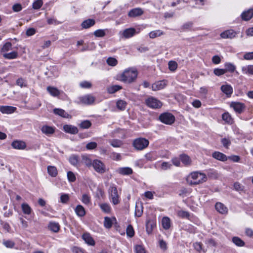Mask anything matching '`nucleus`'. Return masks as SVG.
Returning a JSON list of instances; mask_svg holds the SVG:
<instances>
[{"label": "nucleus", "instance_id": "1", "mask_svg": "<svg viewBox=\"0 0 253 253\" xmlns=\"http://www.w3.org/2000/svg\"><path fill=\"white\" fill-rule=\"evenodd\" d=\"M138 72L135 69L125 70L119 76V80L126 83H132L137 78Z\"/></svg>", "mask_w": 253, "mask_h": 253}, {"label": "nucleus", "instance_id": "2", "mask_svg": "<svg viewBox=\"0 0 253 253\" xmlns=\"http://www.w3.org/2000/svg\"><path fill=\"white\" fill-rule=\"evenodd\" d=\"M207 179V175L201 172H192L187 177V182L190 185H196L205 182Z\"/></svg>", "mask_w": 253, "mask_h": 253}, {"label": "nucleus", "instance_id": "3", "mask_svg": "<svg viewBox=\"0 0 253 253\" xmlns=\"http://www.w3.org/2000/svg\"><path fill=\"white\" fill-rule=\"evenodd\" d=\"M109 197L111 202L115 205L118 204L120 201V196L118 194L117 187L114 184H111L108 189Z\"/></svg>", "mask_w": 253, "mask_h": 253}, {"label": "nucleus", "instance_id": "4", "mask_svg": "<svg viewBox=\"0 0 253 253\" xmlns=\"http://www.w3.org/2000/svg\"><path fill=\"white\" fill-rule=\"evenodd\" d=\"M149 144L148 139L139 137L135 139L132 142V146L137 151H141L146 148Z\"/></svg>", "mask_w": 253, "mask_h": 253}, {"label": "nucleus", "instance_id": "5", "mask_svg": "<svg viewBox=\"0 0 253 253\" xmlns=\"http://www.w3.org/2000/svg\"><path fill=\"white\" fill-rule=\"evenodd\" d=\"M160 120L167 125H172L175 121V117L170 113H164L159 116Z\"/></svg>", "mask_w": 253, "mask_h": 253}, {"label": "nucleus", "instance_id": "6", "mask_svg": "<svg viewBox=\"0 0 253 253\" xmlns=\"http://www.w3.org/2000/svg\"><path fill=\"white\" fill-rule=\"evenodd\" d=\"M145 103L149 107L152 109L160 108L163 105L160 100L153 97H150L146 99L145 100Z\"/></svg>", "mask_w": 253, "mask_h": 253}, {"label": "nucleus", "instance_id": "7", "mask_svg": "<svg viewBox=\"0 0 253 253\" xmlns=\"http://www.w3.org/2000/svg\"><path fill=\"white\" fill-rule=\"evenodd\" d=\"M92 166L95 171L99 173H104L107 170L105 165L100 160H94Z\"/></svg>", "mask_w": 253, "mask_h": 253}, {"label": "nucleus", "instance_id": "8", "mask_svg": "<svg viewBox=\"0 0 253 253\" xmlns=\"http://www.w3.org/2000/svg\"><path fill=\"white\" fill-rule=\"evenodd\" d=\"M95 99V97L90 94H86L79 97L80 103L87 105L92 104L94 103Z\"/></svg>", "mask_w": 253, "mask_h": 253}, {"label": "nucleus", "instance_id": "9", "mask_svg": "<svg viewBox=\"0 0 253 253\" xmlns=\"http://www.w3.org/2000/svg\"><path fill=\"white\" fill-rule=\"evenodd\" d=\"M136 33V30L133 28H127L120 32L121 37L126 39H128L133 37Z\"/></svg>", "mask_w": 253, "mask_h": 253}, {"label": "nucleus", "instance_id": "10", "mask_svg": "<svg viewBox=\"0 0 253 253\" xmlns=\"http://www.w3.org/2000/svg\"><path fill=\"white\" fill-rule=\"evenodd\" d=\"M144 13V11L141 8H134L131 9L128 13V16L131 18L140 16Z\"/></svg>", "mask_w": 253, "mask_h": 253}, {"label": "nucleus", "instance_id": "11", "mask_svg": "<svg viewBox=\"0 0 253 253\" xmlns=\"http://www.w3.org/2000/svg\"><path fill=\"white\" fill-rule=\"evenodd\" d=\"M230 106L238 114L242 113L245 109L244 104L238 102H232L230 104Z\"/></svg>", "mask_w": 253, "mask_h": 253}, {"label": "nucleus", "instance_id": "12", "mask_svg": "<svg viewBox=\"0 0 253 253\" xmlns=\"http://www.w3.org/2000/svg\"><path fill=\"white\" fill-rule=\"evenodd\" d=\"M156 226V222L155 219H149L147 220L146 223V232L148 234H150L154 228Z\"/></svg>", "mask_w": 253, "mask_h": 253}, {"label": "nucleus", "instance_id": "13", "mask_svg": "<svg viewBox=\"0 0 253 253\" xmlns=\"http://www.w3.org/2000/svg\"><path fill=\"white\" fill-rule=\"evenodd\" d=\"M63 130L68 133L76 134L78 133V129L76 126L70 125H65L63 126Z\"/></svg>", "mask_w": 253, "mask_h": 253}, {"label": "nucleus", "instance_id": "14", "mask_svg": "<svg viewBox=\"0 0 253 253\" xmlns=\"http://www.w3.org/2000/svg\"><path fill=\"white\" fill-rule=\"evenodd\" d=\"M41 130L42 133L48 136L55 132V128L47 125H44L41 127Z\"/></svg>", "mask_w": 253, "mask_h": 253}, {"label": "nucleus", "instance_id": "15", "mask_svg": "<svg viewBox=\"0 0 253 253\" xmlns=\"http://www.w3.org/2000/svg\"><path fill=\"white\" fill-rule=\"evenodd\" d=\"M13 148L18 150L24 149L26 147L25 142L21 140H14L11 143Z\"/></svg>", "mask_w": 253, "mask_h": 253}, {"label": "nucleus", "instance_id": "16", "mask_svg": "<svg viewBox=\"0 0 253 253\" xmlns=\"http://www.w3.org/2000/svg\"><path fill=\"white\" fill-rule=\"evenodd\" d=\"M70 163L74 167H79L80 166V157L77 155H72L69 158Z\"/></svg>", "mask_w": 253, "mask_h": 253}, {"label": "nucleus", "instance_id": "17", "mask_svg": "<svg viewBox=\"0 0 253 253\" xmlns=\"http://www.w3.org/2000/svg\"><path fill=\"white\" fill-rule=\"evenodd\" d=\"M212 157L222 162H225L228 160L227 157L222 153L218 151H215L212 154Z\"/></svg>", "mask_w": 253, "mask_h": 253}, {"label": "nucleus", "instance_id": "18", "mask_svg": "<svg viewBox=\"0 0 253 253\" xmlns=\"http://www.w3.org/2000/svg\"><path fill=\"white\" fill-rule=\"evenodd\" d=\"M166 86L165 81H160L156 82L152 85V89L154 91L163 89Z\"/></svg>", "mask_w": 253, "mask_h": 253}, {"label": "nucleus", "instance_id": "19", "mask_svg": "<svg viewBox=\"0 0 253 253\" xmlns=\"http://www.w3.org/2000/svg\"><path fill=\"white\" fill-rule=\"evenodd\" d=\"M236 33L233 30H228L222 32L220 36L223 39H232L236 36Z\"/></svg>", "mask_w": 253, "mask_h": 253}, {"label": "nucleus", "instance_id": "20", "mask_svg": "<svg viewBox=\"0 0 253 253\" xmlns=\"http://www.w3.org/2000/svg\"><path fill=\"white\" fill-rule=\"evenodd\" d=\"M116 171L118 173L123 175H130L133 172L132 169L129 167L119 168L116 170Z\"/></svg>", "mask_w": 253, "mask_h": 253}, {"label": "nucleus", "instance_id": "21", "mask_svg": "<svg viewBox=\"0 0 253 253\" xmlns=\"http://www.w3.org/2000/svg\"><path fill=\"white\" fill-rule=\"evenodd\" d=\"M215 208L216 210L221 214H226L228 212L227 208L221 203H216Z\"/></svg>", "mask_w": 253, "mask_h": 253}, {"label": "nucleus", "instance_id": "22", "mask_svg": "<svg viewBox=\"0 0 253 253\" xmlns=\"http://www.w3.org/2000/svg\"><path fill=\"white\" fill-rule=\"evenodd\" d=\"M53 112L55 114L59 115L64 118L71 119L72 117L68 113L66 112L65 110L61 109L55 108L53 110Z\"/></svg>", "mask_w": 253, "mask_h": 253}, {"label": "nucleus", "instance_id": "23", "mask_svg": "<svg viewBox=\"0 0 253 253\" xmlns=\"http://www.w3.org/2000/svg\"><path fill=\"white\" fill-rule=\"evenodd\" d=\"M16 108L9 106H0V111L3 114H11L13 113Z\"/></svg>", "mask_w": 253, "mask_h": 253}, {"label": "nucleus", "instance_id": "24", "mask_svg": "<svg viewBox=\"0 0 253 253\" xmlns=\"http://www.w3.org/2000/svg\"><path fill=\"white\" fill-rule=\"evenodd\" d=\"M82 238L85 242L88 245L90 246L94 245L95 242L89 233H84L82 236Z\"/></svg>", "mask_w": 253, "mask_h": 253}, {"label": "nucleus", "instance_id": "25", "mask_svg": "<svg viewBox=\"0 0 253 253\" xmlns=\"http://www.w3.org/2000/svg\"><path fill=\"white\" fill-rule=\"evenodd\" d=\"M95 24V21L92 19H88L84 20L81 24V26L83 29H88L93 26Z\"/></svg>", "mask_w": 253, "mask_h": 253}, {"label": "nucleus", "instance_id": "26", "mask_svg": "<svg viewBox=\"0 0 253 253\" xmlns=\"http://www.w3.org/2000/svg\"><path fill=\"white\" fill-rule=\"evenodd\" d=\"M241 16L243 20L245 21L249 20L253 16V9L251 8L247 11L243 12Z\"/></svg>", "mask_w": 253, "mask_h": 253}, {"label": "nucleus", "instance_id": "27", "mask_svg": "<svg viewBox=\"0 0 253 253\" xmlns=\"http://www.w3.org/2000/svg\"><path fill=\"white\" fill-rule=\"evenodd\" d=\"M47 91L53 97H57L60 94V91L56 87L48 86L47 87Z\"/></svg>", "mask_w": 253, "mask_h": 253}, {"label": "nucleus", "instance_id": "28", "mask_svg": "<svg viewBox=\"0 0 253 253\" xmlns=\"http://www.w3.org/2000/svg\"><path fill=\"white\" fill-rule=\"evenodd\" d=\"M221 91L228 96H230L233 93V88L230 85H222L221 87Z\"/></svg>", "mask_w": 253, "mask_h": 253}, {"label": "nucleus", "instance_id": "29", "mask_svg": "<svg viewBox=\"0 0 253 253\" xmlns=\"http://www.w3.org/2000/svg\"><path fill=\"white\" fill-rule=\"evenodd\" d=\"M222 119L228 124L231 125L234 123L233 119L232 118L230 114L228 112L224 113L222 114Z\"/></svg>", "mask_w": 253, "mask_h": 253}, {"label": "nucleus", "instance_id": "30", "mask_svg": "<svg viewBox=\"0 0 253 253\" xmlns=\"http://www.w3.org/2000/svg\"><path fill=\"white\" fill-rule=\"evenodd\" d=\"M75 211L79 216L83 217L85 214L84 208L82 205H79L77 206Z\"/></svg>", "mask_w": 253, "mask_h": 253}, {"label": "nucleus", "instance_id": "31", "mask_svg": "<svg viewBox=\"0 0 253 253\" xmlns=\"http://www.w3.org/2000/svg\"><path fill=\"white\" fill-rule=\"evenodd\" d=\"M49 229L53 232H57L60 229V225L58 223L50 222L48 226Z\"/></svg>", "mask_w": 253, "mask_h": 253}, {"label": "nucleus", "instance_id": "32", "mask_svg": "<svg viewBox=\"0 0 253 253\" xmlns=\"http://www.w3.org/2000/svg\"><path fill=\"white\" fill-rule=\"evenodd\" d=\"M3 57L7 59H15L18 56V52L17 51H12L9 53H2Z\"/></svg>", "mask_w": 253, "mask_h": 253}, {"label": "nucleus", "instance_id": "33", "mask_svg": "<svg viewBox=\"0 0 253 253\" xmlns=\"http://www.w3.org/2000/svg\"><path fill=\"white\" fill-rule=\"evenodd\" d=\"M81 163L84 164L88 167L92 165L91 160L87 155H82Z\"/></svg>", "mask_w": 253, "mask_h": 253}, {"label": "nucleus", "instance_id": "34", "mask_svg": "<svg viewBox=\"0 0 253 253\" xmlns=\"http://www.w3.org/2000/svg\"><path fill=\"white\" fill-rule=\"evenodd\" d=\"M163 227L166 229H169L170 227V220L168 217H164L162 220Z\"/></svg>", "mask_w": 253, "mask_h": 253}, {"label": "nucleus", "instance_id": "35", "mask_svg": "<svg viewBox=\"0 0 253 253\" xmlns=\"http://www.w3.org/2000/svg\"><path fill=\"white\" fill-rule=\"evenodd\" d=\"M225 71L226 72H229L230 73L234 72L236 70V66L232 63L230 62H226L224 64Z\"/></svg>", "mask_w": 253, "mask_h": 253}, {"label": "nucleus", "instance_id": "36", "mask_svg": "<svg viewBox=\"0 0 253 253\" xmlns=\"http://www.w3.org/2000/svg\"><path fill=\"white\" fill-rule=\"evenodd\" d=\"M109 143L112 147L115 148L121 147L123 145L122 140L117 139L110 140Z\"/></svg>", "mask_w": 253, "mask_h": 253}, {"label": "nucleus", "instance_id": "37", "mask_svg": "<svg viewBox=\"0 0 253 253\" xmlns=\"http://www.w3.org/2000/svg\"><path fill=\"white\" fill-rule=\"evenodd\" d=\"M164 34V33L160 30L151 31L149 33V36L151 39H154L160 37Z\"/></svg>", "mask_w": 253, "mask_h": 253}, {"label": "nucleus", "instance_id": "38", "mask_svg": "<svg viewBox=\"0 0 253 253\" xmlns=\"http://www.w3.org/2000/svg\"><path fill=\"white\" fill-rule=\"evenodd\" d=\"M47 172L52 177H55L57 175V170L55 167L49 166L47 167Z\"/></svg>", "mask_w": 253, "mask_h": 253}, {"label": "nucleus", "instance_id": "39", "mask_svg": "<svg viewBox=\"0 0 253 253\" xmlns=\"http://www.w3.org/2000/svg\"><path fill=\"white\" fill-rule=\"evenodd\" d=\"M122 87L119 85H113L108 87L107 89L109 93L113 94L121 89Z\"/></svg>", "mask_w": 253, "mask_h": 253}, {"label": "nucleus", "instance_id": "40", "mask_svg": "<svg viewBox=\"0 0 253 253\" xmlns=\"http://www.w3.org/2000/svg\"><path fill=\"white\" fill-rule=\"evenodd\" d=\"M242 72L244 74L248 75H253V66L248 65L242 67Z\"/></svg>", "mask_w": 253, "mask_h": 253}, {"label": "nucleus", "instance_id": "41", "mask_svg": "<svg viewBox=\"0 0 253 253\" xmlns=\"http://www.w3.org/2000/svg\"><path fill=\"white\" fill-rule=\"evenodd\" d=\"M22 210L24 214H31L32 210L30 206L26 204L23 203L21 205Z\"/></svg>", "mask_w": 253, "mask_h": 253}, {"label": "nucleus", "instance_id": "42", "mask_svg": "<svg viewBox=\"0 0 253 253\" xmlns=\"http://www.w3.org/2000/svg\"><path fill=\"white\" fill-rule=\"evenodd\" d=\"M99 207L102 211L106 213H109L111 211V207L109 204L107 203H102L99 204Z\"/></svg>", "mask_w": 253, "mask_h": 253}, {"label": "nucleus", "instance_id": "43", "mask_svg": "<svg viewBox=\"0 0 253 253\" xmlns=\"http://www.w3.org/2000/svg\"><path fill=\"white\" fill-rule=\"evenodd\" d=\"M218 173L216 170L211 169L207 171V176L212 179H216L218 177Z\"/></svg>", "mask_w": 253, "mask_h": 253}, {"label": "nucleus", "instance_id": "44", "mask_svg": "<svg viewBox=\"0 0 253 253\" xmlns=\"http://www.w3.org/2000/svg\"><path fill=\"white\" fill-rule=\"evenodd\" d=\"M143 213V207L140 204L138 205L137 204H136L135 206V215L137 217H140Z\"/></svg>", "mask_w": 253, "mask_h": 253}, {"label": "nucleus", "instance_id": "45", "mask_svg": "<svg viewBox=\"0 0 253 253\" xmlns=\"http://www.w3.org/2000/svg\"><path fill=\"white\" fill-rule=\"evenodd\" d=\"M126 102L123 100H119L116 103L117 108L120 110H124L126 108Z\"/></svg>", "mask_w": 253, "mask_h": 253}, {"label": "nucleus", "instance_id": "46", "mask_svg": "<svg viewBox=\"0 0 253 253\" xmlns=\"http://www.w3.org/2000/svg\"><path fill=\"white\" fill-rule=\"evenodd\" d=\"M180 160L185 165H189L191 163V160L189 157L186 155L182 154L180 156Z\"/></svg>", "mask_w": 253, "mask_h": 253}, {"label": "nucleus", "instance_id": "47", "mask_svg": "<svg viewBox=\"0 0 253 253\" xmlns=\"http://www.w3.org/2000/svg\"><path fill=\"white\" fill-rule=\"evenodd\" d=\"M232 242L237 246L243 247L245 245L244 242L238 237H234L232 238Z\"/></svg>", "mask_w": 253, "mask_h": 253}, {"label": "nucleus", "instance_id": "48", "mask_svg": "<svg viewBox=\"0 0 253 253\" xmlns=\"http://www.w3.org/2000/svg\"><path fill=\"white\" fill-rule=\"evenodd\" d=\"M79 126L83 129H87L89 128L91 126V122L88 120H85L79 124Z\"/></svg>", "mask_w": 253, "mask_h": 253}, {"label": "nucleus", "instance_id": "49", "mask_svg": "<svg viewBox=\"0 0 253 253\" xmlns=\"http://www.w3.org/2000/svg\"><path fill=\"white\" fill-rule=\"evenodd\" d=\"M177 215L182 218H187L189 219L190 217V214L188 211L180 210L178 211L177 212Z\"/></svg>", "mask_w": 253, "mask_h": 253}, {"label": "nucleus", "instance_id": "50", "mask_svg": "<svg viewBox=\"0 0 253 253\" xmlns=\"http://www.w3.org/2000/svg\"><path fill=\"white\" fill-rule=\"evenodd\" d=\"M81 201L84 204L88 205L91 202L90 197L87 194H84L82 196Z\"/></svg>", "mask_w": 253, "mask_h": 253}, {"label": "nucleus", "instance_id": "51", "mask_svg": "<svg viewBox=\"0 0 253 253\" xmlns=\"http://www.w3.org/2000/svg\"><path fill=\"white\" fill-rule=\"evenodd\" d=\"M112 221L109 217H105L104 221V226L105 228L109 229L112 226Z\"/></svg>", "mask_w": 253, "mask_h": 253}, {"label": "nucleus", "instance_id": "52", "mask_svg": "<svg viewBox=\"0 0 253 253\" xmlns=\"http://www.w3.org/2000/svg\"><path fill=\"white\" fill-rule=\"evenodd\" d=\"M12 49V44L10 42H7L5 43L2 46L1 52L3 53L11 50Z\"/></svg>", "mask_w": 253, "mask_h": 253}, {"label": "nucleus", "instance_id": "53", "mask_svg": "<svg viewBox=\"0 0 253 253\" xmlns=\"http://www.w3.org/2000/svg\"><path fill=\"white\" fill-rule=\"evenodd\" d=\"M43 4L42 0H37L33 3L32 7L34 9H40Z\"/></svg>", "mask_w": 253, "mask_h": 253}, {"label": "nucleus", "instance_id": "54", "mask_svg": "<svg viewBox=\"0 0 253 253\" xmlns=\"http://www.w3.org/2000/svg\"><path fill=\"white\" fill-rule=\"evenodd\" d=\"M126 233L127 236L132 237L134 235L133 227L131 225L127 226L126 229Z\"/></svg>", "mask_w": 253, "mask_h": 253}, {"label": "nucleus", "instance_id": "55", "mask_svg": "<svg viewBox=\"0 0 253 253\" xmlns=\"http://www.w3.org/2000/svg\"><path fill=\"white\" fill-rule=\"evenodd\" d=\"M105 34V30L103 29H98L94 32V35L96 37H103Z\"/></svg>", "mask_w": 253, "mask_h": 253}, {"label": "nucleus", "instance_id": "56", "mask_svg": "<svg viewBox=\"0 0 253 253\" xmlns=\"http://www.w3.org/2000/svg\"><path fill=\"white\" fill-rule=\"evenodd\" d=\"M145 158L148 161H153L156 159L157 156L154 153H148L145 154Z\"/></svg>", "mask_w": 253, "mask_h": 253}, {"label": "nucleus", "instance_id": "57", "mask_svg": "<svg viewBox=\"0 0 253 253\" xmlns=\"http://www.w3.org/2000/svg\"><path fill=\"white\" fill-rule=\"evenodd\" d=\"M168 65L169 68L171 71H174L177 68V64L174 61H169Z\"/></svg>", "mask_w": 253, "mask_h": 253}, {"label": "nucleus", "instance_id": "58", "mask_svg": "<svg viewBox=\"0 0 253 253\" xmlns=\"http://www.w3.org/2000/svg\"><path fill=\"white\" fill-rule=\"evenodd\" d=\"M106 62L109 65L111 66H115L118 63L117 59L113 57H109L107 59Z\"/></svg>", "mask_w": 253, "mask_h": 253}, {"label": "nucleus", "instance_id": "59", "mask_svg": "<svg viewBox=\"0 0 253 253\" xmlns=\"http://www.w3.org/2000/svg\"><path fill=\"white\" fill-rule=\"evenodd\" d=\"M67 178L70 182H74L76 179L75 174L71 171L67 172Z\"/></svg>", "mask_w": 253, "mask_h": 253}, {"label": "nucleus", "instance_id": "60", "mask_svg": "<svg viewBox=\"0 0 253 253\" xmlns=\"http://www.w3.org/2000/svg\"><path fill=\"white\" fill-rule=\"evenodd\" d=\"M16 84L20 86L21 87L27 86L26 81L22 78H19L17 80Z\"/></svg>", "mask_w": 253, "mask_h": 253}, {"label": "nucleus", "instance_id": "61", "mask_svg": "<svg viewBox=\"0 0 253 253\" xmlns=\"http://www.w3.org/2000/svg\"><path fill=\"white\" fill-rule=\"evenodd\" d=\"M214 74L217 76H220L226 73L224 69L215 68L213 71Z\"/></svg>", "mask_w": 253, "mask_h": 253}, {"label": "nucleus", "instance_id": "62", "mask_svg": "<svg viewBox=\"0 0 253 253\" xmlns=\"http://www.w3.org/2000/svg\"><path fill=\"white\" fill-rule=\"evenodd\" d=\"M221 142L223 146L226 148H228L231 144L230 140L226 138H222L221 140Z\"/></svg>", "mask_w": 253, "mask_h": 253}, {"label": "nucleus", "instance_id": "63", "mask_svg": "<svg viewBox=\"0 0 253 253\" xmlns=\"http://www.w3.org/2000/svg\"><path fill=\"white\" fill-rule=\"evenodd\" d=\"M3 244L6 247L9 248H12L14 245L15 243L14 242L11 240H3Z\"/></svg>", "mask_w": 253, "mask_h": 253}, {"label": "nucleus", "instance_id": "64", "mask_svg": "<svg viewBox=\"0 0 253 253\" xmlns=\"http://www.w3.org/2000/svg\"><path fill=\"white\" fill-rule=\"evenodd\" d=\"M80 85L81 87L84 88H89L92 86L91 83L87 81H83L80 83Z\"/></svg>", "mask_w": 253, "mask_h": 253}]
</instances>
